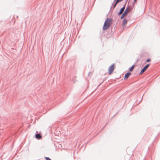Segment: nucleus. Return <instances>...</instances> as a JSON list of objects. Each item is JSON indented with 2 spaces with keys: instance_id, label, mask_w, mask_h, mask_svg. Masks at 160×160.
<instances>
[{
  "instance_id": "nucleus-1",
  "label": "nucleus",
  "mask_w": 160,
  "mask_h": 160,
  "mask_svg": "<svg viewBox=\"0 0 160 160\" xmlns=\"http://www.w3.org/2000/svg\"><path fill=\"white\" fill-rule=\"evenodd\" d=\"M110 21V19L108 18H107L106 20L103 27V30H106L109 28L110 26V24L109 23Z\"/></svg>"
},
{
  "instance_id": "nucleus-2",
  "label": "nucleus",
  "mask_w": 160,
  "mask_h": 160,
  "mask_svg": "<svg viewBox=\"0 0 160 160\" xmlns=\"http://www.w3.org/2000/svg\"><path fill=\"white\" fill-rule=\"evenodd\" d=\"M131 9H129L128 7H127L126 8L125 11L122 13V15L121 17V19H123L124 17L126 16L128 13L131 10Z\"/></svg>"
},
{
  "instance_id": "nucleus-3",
  "label": "nucleus",
  "mask_w": 160,
  "mask_h": 160,
  "mask_svg": "<svg viewBox=\"0 0 160 160\" xmlns=\"http://www.w3.org/2000/svg\"><path fill=\"white\" fill-rule=\"evenodd\" d=\"M122 1H123V0H114L112 6L111 7V8L113 6V8H114L117 4L119 2H122Z\"/></svg>"
},
{
  "instance_id": "nucleus-4",
  "label": "nucleus",
  "mask_w": 160,
  "mask_h": 160,
  "mask_svg": "<svg viewBox=\"0 0 160 160\" xmlns=\"http://www.w3.org/2000/svg\"><path fill=\"white\" fill-rule=\"evenodd\" d=\"M114 69V64H113L112 65L110 66L108 69L109 74L110 75L112 73Z\"/></svg>"
},
{
  "instance_id": "nucleus-5",
  "label": "nucleus",
  "mask_w": 160,
  "mask_h": 160,
  "mask_svg": "<svg viewBox=\"0 0 160 160\" xmlns=\"http://www.w3.org/2000/svg\"><path fill=\"white\" fill-rule=\"evenodd\" d=\"M149 64H148L144 66V67L141 70L139 74H142L147 69L149 66Z\"/></svg>"
},
{
  "instance_id": "nucleus-6",
  "label": "nucleus",
  "mask_w": 160,
  "mask_h": 160,
  "mask_svg": "<svg viewBox=\"0 0 160 160\" xmlns=\"http://www.w3.org/2000/svg\"><path fill=\"white\" fill-rule=\"evenodd\" d=\"M125 8V5L122 8H121L120 9V10L119 12L118 13V15H120L123 12V11L124 10V9Z\"/></svg>"
},
{
  "instance_id": "nucleus-7",
  "label": "nucleus",
  "mask_w": 160,
  "mask_h": 160,
  "mask_svg": "<svg viewBox=\"0 0 160 160\" xmlns=\"http://www.w3.org/2000/svg\"><path fill=\"white\" fill-rule=\"evenodd\" d=\"M131 74V73L130 72H128L126 73L124 77V79L126 80L128 79Z\"/></svg>"
},
{
  "instance_id": "nucleus-8",
  "label": "nucleus",
  "mask_w": 160,
  "mask_h": 160,
  "mask_svg": "<svg viewBox=\"0 0 160 160\" xmlns=\"http://www.w3.org/2000/svg\"><path fill=\"white\" fill-rule=\"evenodd\" d=\"M35 138L38 139H40L41 138L42 136L39 133H37L35 134Z\"/></svg>"
},
{
  "instance_id": "nucleus-9",
  "label": "nucleus",
  "mask_w": 160,
  "mask_h": 160,
  "mask_svg": "<svg viewBox=\"0 0 160 160\" xmlns=\"http://www.w3.org/2000/svg\"><path fill=\"white\" fill-rule=\"evenodd\" d=\"M127 23V19H126V18L124 19L123 20V21H122V24L123 25H125V24H126Z\"/></svg>"
},
{
  "instance_id": "nucleus-10",
  "label": "nucleus",
  "mask_w": 160,
  "mask_h": 160,
  "mask_svg": "<svg viewBox=\"0 0 160 160\" xmlns=\"http://www.w3.org/2000/svg\"><path fill=\"white\" fill-rule=\"evenodd\" d=\"M134 65H133L130 68H129V71L130 72H131L132 71L133 69H134Z\"/></svg>"
},
{
  "instance_id": "nucleus-11",
  "label": "nucleus",
  "mask_w": 160,
  "mask_h": 160,
  "mask_svg": "<svg viewBox=\"0 0 160 160\" xmlns=\"http://www.w3.org/2000/svg\"><path fill=\"white\" fill-rule=\"evenodd\" d=\"M45 159L46 160H51V159L49 157H45Z\"/></svg>"
},
{
  "instance_id": "nucleus-12",
  "label": "nucleus",
  "mask_w": 160,
  "mask_h": 160,
  "mask_svg": "<svg viewBox=\"0 0 160 160\" xmlns=\"http://www.w3.org/2000/svg\"><path fill=\"white\" fill-rule=\"evenodd\" d=\"M151 60L150 59H148L147 60H146V62H149Z\"/></svg>"
},
{
  "instance_id": "nucleus-13",
  "label": "nucleus",
  "mask_w": 160,
  "mask_h": 160,
  "mask_svg": "<svg viewBox=\"0 0 160 160\" xmlns=\"http://www.w3.org/2000/svg\"><path fill=\"white\" fill-rule=\"evenodd\" d=\"M137 0H134V2H136L137 1Z\"/></svg>"
},
{
  "instance_id": "nucleus-14",
  "label": "nucleus",
  "mask_w": 160,
  "mask_h": 160,
  "mask_svg": "<svg viewBox=\"0 0 160 160\" xmlns=\"http://www.w3.org/2000/svg\"><path fill=\"white\" fill-rule=\"evenodd\" d=\"M91 73L90 72H89L88 73V75H89L90 74V73Z\"/></svg>"
}]
</instances>
